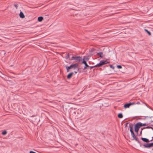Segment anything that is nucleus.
Wrapping results in <instances>:
<instances>
[{
    "label": "nucleus",
    "mask_w": 153,
    "mask_h": 153,
    "mask_svg": "<svg viewBox=\"0 0 153 153\" xmlns=\"http://www.w3.org/2000/svg\"><path fill=\"white\" fill-rule=\"evenodd\" d=\"M86 59L85 58V57H84L83 59V61L82 62V64H84L85 65V67H84V69H86L88 68H91V69L93 68V67H90L89 65L87 64L86 61H85V60Z\"/></svg>",
    "instance_id": "nucleus-3"
},
{
    "label": "nucleus",
    "mask_w": 153,
    "mask_h": 153,
    "mask_svg": "<svg viewBox=\"0 0 153 153\" xmlns=\"http://www.w3.org/2000/svg\"><path fill=\"white\" fill-rule=\"evenodd\" d=\"M143 146L145 148H149V143H146L143 145Z\"/></svg>",
    "instance_id": "nucleus-11"
},
{
    "label": "nucleus",
    "mask_w": 153,
    "mask_h": 153,
    "mask_svg": "<svg viewBox=\"0 0 153 153\" xmlns=\"http://www.w3.org/2000/svg\"><path fill=\"white\" fill-rule=\"evenodd\" d=\"M78 65L77 64H76L73 65H70L71 68H73L75 69L76 68H77Z\"/></svg>",
    "instance_id": "nucleus-7"
},
{
    "label": "nucleus",
    "mask_w": 153,
    "mask_h": 153,
    "mask_svg": "<svg viewBox=\"0 0 153 153\" xmlns=\"http://www.w3.org/2000/svg\"><path fill=\"white\" fill-rule=\"evenodd\" d=\"M106 63H107L106 62V61H101L99 63L97 64V65H95L94 67H97V66L101 67L102 65H104V64H106Z\"/></svg>",
    "instance_id": "nucleus-4"
},
{
    "label": "nucleus",
    "mask_w": 153,
    "mask_h": 153,
    "mask_svg": "<svg viewBox=\"0 0 153 153\" xmlns=\"http://www.w3.org/2000/svg\"><path fill=\"white\" fill-rule=\"evenodd\" d=\"M141 126H146V123H141Z\"/></svg>",
    "instance_id": "nucleus-19"
},
{
    "label": "nucleus",
    "mask_w": 153,
    "mask_h": 153,
    "mask_svg": "<svg viewBox=\"0 0 153 153\" xmlns=\"http://www.w3.org/2000/svg\"><path fill=\"white\" fill-rule=\"evenodd\" d=\"M75 73L76 74L77 73V72H76V71H75Z\"/></svg>",
    "instance_id": "nucleus-26"
},
{
    "label": "nucleus",
    "mask_w": 153,
    "mask_h": 153,
    "mask_svg": "<svg viewBox=\"0 0 153 153\" xmlns=\"http://www.w3.org/2000/svg\"><path fill=\"white\" fill-rule=\"evenodd\" d=\"M43 17L42 16H40L38 17V21L39 22H41L43 19Z\"/></svg>",
    "instance_id": "nucleus-12"
},
{
    "label": "nucleus",
    "mask_w": 153,
    "mask_h": 153,
    "mask_svg": "<svg viewBox=\"0 0 153 153\" xmlns=\"http://www.w3.org/2000/svg\"><path fill=\"white\" fill-rule=\"evenodd\" d=\"M69 56H70V55L68 53L67 55L66 56V59H68L69 58Z\"/></svg>",
    "instance_id": "nucleus-18"
},
{
    "label": "nucleus",
    "mask_w": 153,
    "mask_h": 153,
    "mask_svg": "<svg viewBox=\"0 0 153 153\" xmlns=\"http://www.w3.org/2000/svg\"><path fill=\"white\" fill-rule=\"evenodd\" d=\"M118 117L119 118H122L123 117V116L122 114L120 113L118 114Z\"/></svg>",
    "instance_id": "nucleus-13"
},
{
    "label": "nucleus",
    "mask_w": 153,
    "mask_h": 153,
    "mask_svg": "<svg viewBox=\"0 0 153 153\" xmlns=\"http://www.w3.org/2000/svg\"><path fill=\"white\" fill-rule=\"evenodd\" d=\"M128 124V123L126 124V126H127V125Z\"/></svg>",
    "instance_id": "nucleus-27"
},
{
    "label": "nucleus",
    "mask_w": 153,
    "mask_h": 153,
    "mask_svg": "<svg viewBox=\"0 0 153 153\" xmlns=\"http://www.w3.org/2000/svg\"><path fill=\"white\" fill-rule=\"evenodd\" d=\"M7 133V132L6 131H4L3 132H2V134L3 135H5Z\"/></svg>",
    "instance_id": "nucleus-17"
},
{
    "label": "nucleus",
    "mask_w": 153,
    "mask_h": 153,
    "mask_svg": "<svg viewBox=\"0 0 153 153\" xmlns=\"http://www.w3.org/2000/svg\"><path fill=\"white\" fill-rule=\"evenodd\" d=\"M150 147L153 146V144L152 143H149Z\"/></svg>",
    "instance_id": "nucleus-20"
},
{
    "label": "nucleus",
    "mask_w": 153,
    "mask_h": 153,
    "mask_svg": "<svg viewBox=\"0 0 153 153\" xmlns=\"http://www.w3.org/2000/svg\"><path fill=\"white\" fill-rule=\"evenodd\" d=\"M66 68L67 69V72H68L69 71V70L71 68V66L69 67H66Z\"/></svg>",
    "instance_id": "nucleus-14"
},
{
    "label": "nucleus",
    "mask_w": 153,
    "mask_h": 153,
    "mask_svg": "<svg viewBox=\"0 0 153 153\" xmlns=\"http://www.w3.org/2000/svg\"><path fill=\"white\" fill-rule=\"evenodd\" d=\"M98 54L100 55V56L101 57H103V56H102V55L103 54L102 53V52H100V53H97Z\"/></svg>",
    "instance_id": "nucleus-16"
},
{
    "label": "nucleus",
    "mask_w": 153,
    "mask_h": 153,
    "mask_svg": "<svg viewBox=\"0 0 153 153\" xmlns=\"http://www.w3.org/2000/svg\"><path fill=\"white\" fill-rule=\"evenodd\" d=\"M136 104H140V102H137Z\"/></svg>",
    "instance_id": "nucleus-25"
},
{
    "label": "nucleus",
    "mask_w": 153,
    "mask_h": 153,
    "mask_svg": "<svg viewBox=\"0 0 153 153\" xmlns=\"http://www.w3.org/2000/svg\"><path fill=\"white\" fill-rule=\"evenodd\" d=\"M134 103H127L124 105V106L125 108H128L131 105H134Z\"/></svg>",
    "instance_id": "nucleus-6"
},
{
    "label": "nucleus",
    "mask_w": 153,
    "mask_h": 153,
    "mask_svg": "<svg viewBox=\"0 0 153 153\" xmlns=\"http://www.w3.org/2000/svg\"><path fill=\"white\" fill-rule=\"evenodd\" d=\"M141 126V123L139 122L137 123L134 126V131L138 133L139 128Z\"/></svg>",
    "instance_id": "nucleus-2"
},
{
    "label": "nucleus",
    "mask_w": 153,
    "mask_h": 153,
    "mask_svg": "<svg viewBox=\"0 0 153 153\" xmlns=\"http://www.w3.org/2000/svg\"><path fill=\"white\" fill-rule=\"evenodd\" d=\"M71 59L74 60L76 61H79L81 60V58L80 56H72Z\"/></svg>",
    "instance_id": "nucleus-5"
},
{
    "label": "nucleus",
    "mask_w": 153,
    "mask_h": 153,
    "mask_svg": "<svg viewBox=\"0 0 153 153\" xmlns=\"http://www.w3.org/2000/svg\"><path fill=\"white\" fill-rule=\"evenodd\" d=\"M30 153H36L35 152L32 151H30Z\"/></svg>",
    "instance_id": "nucleus-23"
},
{
    "label": "nucleus",
    "mask_w": 153,
    "mask_h": 153,
    "mask_svg": "<svg viewBox=\"0 0 153 153\" xmlns=\"http://www.w3.org/2000/svg\"><path fill=\"white\" fill-rule=\"evenodd\" d=\"M141 140L143 141L146 142H148L149 141V140L147 138H142Z\"/></svg>",
    "instance_id": "nucleus-10"
},
{
    "label": "nucleus",
    "mask_w": 153,
    "mask_h": 153,
    "mask_svg": "<svg viewBox=\"0 0 153 153\" xmlns=\"http://www.w3.org/2000/svg\"><path fill=\"white\" fill-rule=\"evenodd\" d=\"M110 67L112 68L113 69H114V67L112 65H110Z\"/></svg>",
    "instance_id": "nucleus-22"
},
{
    "label": "nucleus",
    "mask_w": 153,
    "mask_h": 153,
    "mask_svg": "<svg viewBox=\"0 0 153 153\" xmlns=\"http://www.w3.org/2000/svg\"><path fill=\"white\" fill-rule=\"evenodd\" d=\"M129 128H130V131L131 132V135L133 138V140H135L136 141H137L138 139L135 136L133 132L132 126L130 125Z\"/></svg>",
    "instance_id": "nucleus-1"
},
{
    "label": "nucleus",
    "mask_w": 153,
    "mask_h": 153,
    "mask_svg": "<svg viewBox=\"0 0 153 153\" xmlns=\"http://www.w3.org/2000/svg\"><path fill=\"white\" fill-rule=\"evenodd\" d=\"M19 16L20 17L22 18H23L25 17V16L23 13L22 12H21L19 14Z\"/></svg>",
    "instance_id": "nucleus-9"
},
{
    "label": "nucleus",
    "mask_w": 153,
    "mask_h": 153,
    "mask_svg": "<svg viewBox=\"0 0 153 153\" xmlns=\"http://www.w3.org/2000/svg\"><path fill=\"white\" fill-rule=\"evenodd\" d=\"M145 30L146 32H147V33H148V34L150 36L151 35V33L149 31H148L147 30L145 29Z\"/></svg>",
    "instance_id": "nucleus-15"
},
{
    "label": "nucleus",
    "mask_w": 153,
    "mask_h": 153,
    "mask_svg": "<svg viewBox=\"0 0 153 153\" xmlns=\"http://www.w3.org/2000/svg\"><path fill=\"white\" fill-rule=\"evenodd\" d=\"M73 72L71 73H70L69 74L67 75V78L68 79H70L72 75H73Z\"/></svg>",
    "instance_id": "nucleus-8"
},
{
    "label": "nucleus",
    "mask_w": 153,
    "mask_h": 153,
    "mask_svg": "<svg viewBox=\"0 0 153 153\" xmlns=\"http://www.w3.org/2000/svg\"><path fill=\"white\" fill-rule=\"evenodd\" d=\"M117 67L119 68H122V66L120 65H117Z\"/></svg>",
    "instance_id": "nucleus-21"
},
{
    "label": "nucleus",
    "mask_w": 153,
    "mask_h": 153,
    "mask_svg": "<svg viewBox=\"0 0 153 153\" xmlns=\"http://www.w3.org/2000/svg\"><path fill=\"white\" fill-rule=\"evenodd\" d=\"M14 6H15V7H16V8H17V5H16V4H15V5H14Z\"/></svg>",
    "instance_id": "nucleus-24"
}]
</instances>
